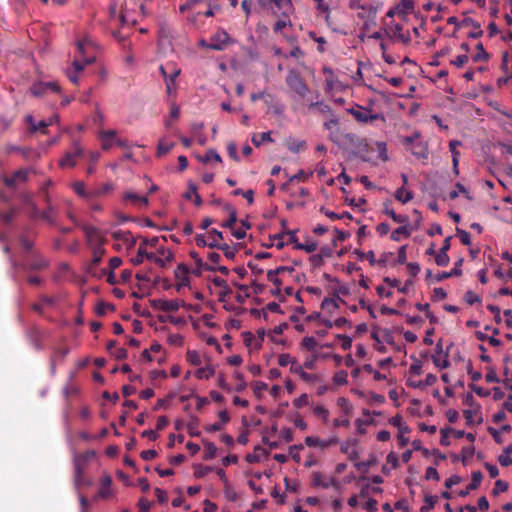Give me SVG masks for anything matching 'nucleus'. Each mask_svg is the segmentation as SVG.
<instances>
[{
	"label": "nucleus",
	"mask_w": 512,
	"mask_h": 512,
	"mask_svg": "<svg viewBox=\"0 0 512 512\" xmlns=\"http://www.w3.org/2000/svg\"><path fill=\"white\" fill-rule=\"evenodd\" d=\"M97 457L94 450H87L83 453L75 454L73 457L74 465V485L77 490L85 487H90L93 480L86 476V471L92 461Z\"/></svg>",
	"instance_id": "nucleus-1"
},
{
	"label": "nucleus",
	"mask_w": 512,
	"mask_h": 512,
	"mask_svg": "<svg viewBox=\"0 0 512 512\" xmlns=\"http://www.w3.org/2000/svg\"><path fill=\"white\" fill-rule=\"evenodd\" d=\"M174 255L171 250L160 247L156 251L147 250L146 245H140L137 251V255L130 259L135 265L143 263L146 259L149 263H155L161 268H165L169 263L173 261Z\"/></svg>",
	"instance_id": "nucleus-2"
},
{
	"label": "nucleus",
	"mask_w": 512,
	"mask_h": 512,
	"mask_svg": "<svg viewBox=\"0 0 512 512\" xmlns=\"http://www.w3.org/2000/svg\"><path fill=\"white\" fill-rule=\"evenodd\" d=\"M421 134L414 131L410 136L401 137V144L405 149L418 159H428V146L425 142L420 141Z\"/></svg>",
	"instance_id": "nucleus-3"
},
{
	"label": "nucleus",
	"mask_w": 512,
	"mask_h": 512,
	"mask_svg": "<svg viewBox=\"0 0 512 512\" xmlns=\"http://www.w3.org/2000/svg\"><path fill=\"white\" fill-rule=\"evenodd\" d=\"M286 83L295 93V96L298 98V100L307 98L309 94V88L296 70H290L288 72Z\"/></svg>",
	"instance_id": "nucleus-4"
},
{
	"label": "nucleus",
	"mask_w": 512,
	"mask_h": 512,
	"mask_svg": "<svg viewBox=\"0 0 512 512\" xmlns=\"http://www.w3.org/2000/svg\"><path fill=\"white\" fill-rule=\"evenodd\" d=\"M77 48L80 56L83 59V63L79 59H75L73 61V66L76 70V72H80L84 69V66L87 64H91L95 61L94 55H87V51L91 48H93V43L91 39L85 38L83 40H80L77 42Z\"/></svg>",
	"instance_id": "nucleus-5"
},
{
	"label": "nucleus",
	"mask_w": 512,
	"mask_h": 512,
	"mask_svg": "<svg viewBox=\"0 0 512 512\" xmlns=\"http://www.w3.org/2000/svg\"><path fill=\"white\" fill-rule=\"evenodd\" d=\"M232 42L233 40L225 30L218 29L211 35L207 48L215 51H223Z\"/></svg>",
	"instance_id": "nucleus-6"
},
{
	"label": "nucleus",
	"mask_w": 512,
	"mask_h": 512,
	"mask_svg": "<svg viewBox=\"0 0 512 512\" xmlns=\"http://www.w3.org/2000/svg\"><path fill=\"white\" fill-rule=\"evenodd\" d=\"M109 12H110L111 34L119 43L122 44L125 41V37L122 36L118 30H115L113 28V26L117 25L118 23H120L121 25L125 24V22H126L125 13L123 10H121L120 14L117 15V7L115 4L110 7Z\"/></svg>",
	"instance_id": "nucleus-7"
},
{
	"label": "nucleus",
	"mask_w": 512,
	"mask_h": 512,
	"mask_svg": "<svg viewBox=\"0 0 512 512\" xmlns=\"http://www.w3.org/2000/svg\"><path fill=\"white\" fill-rule=\"evenodd\" d=\"M82 230L86 236V240L90 248L102 247L105 243L104 236L96 227L91 225H83Z\"/></svg>",
	"instance_id": "nucleus-8"
},
{
	"label": "nucleus",
	"mask_w": 512,
	"mask_h": 512,
	"mask_svg": "<svg viewBox=\"0 0 512 512\" xmlns=\"http://www.w3.org/2000/svg\"><path fill=\"white\" fill-rule=\"evenodd\" d=\"M83 149L79 143L75 142L72 150L66 152L64 157L59 161V165L62 168L74 167L76 165V159L81 157Z\"/></svg>",
	"instance_id": "nucleus-9"
},
{
	"label": "nucleus",
	"mask_w": 512,
	"mask_h": 512,
	"mask_svg": "<svg viewBox=\"0 0 512 512\" xmlns=\"http://www.w3.org/2000/svg\"><path fill=\"white\" fill-rule=\"evenodd\" d=\"M347 111L358 122L365 123V124L373 122L379 118V114H372L371 110L365 109L361 106H357V108H350Z\"/></svg>",
	"instance_id": "nucleus-10"
},
{
	"label": "nucleus",
	"mask_w": 512,
	"mask_h": 512,
	"mask_svg": "<svg viewBox=\"0 0 512 512\" xmlns=\"http://www.w3.org/2000/svg\"><path fill=\"white\" fill-rule=\"evenodd\" d=\"M31 93L36 97L44 96L47 92H60V87L56 82H38L31 89Z\"/></svg>",
	"instance_id": "nucleus-11"
},
{
	"label": "nucleus",
	"mask_w": 512,
	"mask_h": 512,
	"mask_svg": "<svg viewBox=\"0 0 512 512\" xmlns=\"http://www.w3.org/2000/svg\"><path fill=\"white\" fill-rule=\"evenodd\" d=\"M29 173V169L17 170L12 174V176H5L3 178L4 184L9 188H16L18 183L27 181Z\"/></svg>",
	"instance_id": "nucleus-12"
},
{
	"label": "nucleus",
	"mask_w": 512,
	"mask_h": 512,
	"mask_svg": "<svg viewBox=\"0 0 512 512\" xmlns=\"http://www.w3.org/2000/svg\"><path fill=\"white\" fill-rule=\"evenodd\" d=\"M101 145L104 150H108L113 146H124V142L118 139L114 130H108L101 133Z\"/></svg>",
	"instance_id": "nucleus-13"
},
{
	"label": "nucleus",
	"mask_w": 512,
	"mask_h": 512,
	"mask_svg": "<svg viewBox=\"0 0 512 512\" xmlns=\"http://www.w3.org/2000/svg\"><path fill=\"white\" fill-rule=\"evenodd\" d=\"M47 267V262L38 255H32L21 264L23 270H42Z\"/></svg>",
	"instance_id": "nucleus-14"
},
{
	"label": "nucleus",
	"mask_w": 512,
	"mask_h": 512,
	"mask_svg": "<svg viewBox=\"0 0 512 512\" xmlns=\"http://www.w3.org/2000/svg\"><path fill=\"white\" fill-rule=\"evenodd\" d=\"M338 442L337 437H332L328 440H322L318 437L314 436H307L305 438V444L309 447H320V448H327L331 445H334Z\"/></svg>",
	"instance_id": "nucleus-15"
},
{
	"label": "nucleus",
	"mask_w": 512,
	"mask_h": 512,
	"mask_svg": "<svg viewBox=\"0 0 512 512\" xmlns=\"http://www.w3.org/2000/svg\"><path fill=\"white\" fill-rule=\"evenodd\" d=\"M463 262H464V259L460 258L457 262H455L454 268L452 270H450L449 272L443 271V272L438 273L434 277L435 281L440 282V281L450 278V277L461 276L462 275L461 266H462Z\"/></svg>",
	"instance_id": "nucleus-16"
},
{
	"label": "nucleus",
	"mask_w": 512,
	"mask_h": 512,
	"mask_svg": "<svg viewBox=\"0 0 512 512\" xmlns=\"http://www.w3.org/2000/svg\"><path fill=\"white\" fill-rule=\"evenodd\" d=\"M191 258L194 260L196 268L192 271V273L196 276H200L203 270L214 271L215 267L203 262L202 258L195 251L190 253Z\"/></svg>",
	"instance_id": "nucleus-17"
},
{
	"label": "nucleus",
	"mask_w": 512,
	"mask_h": 512,
	"mask_svg": "<svg viewBox=\"0 0 512 512\" xmlns=\"http://www.w3.org/2000/svg\"><path fill=\"white\" fill-rule=\"evenodd\" d=\"M272 7L276 10V12H280V15L283 18H289V13L292 10V2L291 0H271Z\"/></svg>",
	"instance_id": "nucleus-18"
},
{
	"label": "nucleus",
	"mask_w": 512,
	"mask_h": 512,
	"mask_svg": "<svg viewBox=\"0 0 512 512\" xmlns=\"http://www.w3.org/2000/svg\"><path fill=\"white\" fill-rule=\"evenodd\" d=\"M482 478L483 475L481 471H473L470 484H468L465 490L459 491L458 495L460 497H465L469 494L470 491L476 490L480 486Z\"/></svg>",
	"instance_id": "nucleus-19"
},
{
	"label": "nucleus",
	"mask_w": 512,
	"mask_h": 512,
	"mask_svg": "<svg viewBox=\"0 0 512 512\" xmlns=\"http://www.w3.org/2000/svg\"><path fill=\"white\" fill-rule=\"evenodd\" d=\"M91 250L93 253V259L88 267V272L93 276H97L96 268L102 260V257L105 253V249L102 246V247L91 248Z\"/></svg>",
	"instance_id": "nucleus-20"
},
{
	"label": "nucleus",
	"mask_w": 512,
	"mask_h": 512,
	"mask_svg": "<svg viewBox=\"0 0 512 512\" xmlns=\"http://www.w3.org/2000/svg\"><path fill=\"white\" fill-rule=\"evenodd\" d=\"M189 269L185 264H179L177 268L175 269V277L178 280V286L184 287L189 284V277H188Z\"/></svg>",
	"instance_id": "nucleus-21"
},
{
	"label": "nucleus",
	"mask_w": 512,
	"mask_h": 512,
	"mask_svg": "<svg viewBox=\"0 0 512 512\" xmlns=\"http://www.w3.org/2000/svg\"><path fill=\"white\" fill-rule=\"evenodd\" d=\"M155 305L164 312H175L179 309L180 303L178 300H163L159 299L155 301Z\"/></svg>",
	"instance_id": "nucleus-22"
},
{
	"label": "nucleus",
	"mask_w": 512,
	"mask_h": 512,
	"mask_svg": "<svg viewBox=\"0 0 512 512\" xmlns=\"http://www.w3.org/2000/svg\"><path fill=\"white\" fill-rule=\"evenodd\" d=\"M208 247L222 250L227 259L233 260L235 258L236 249L230 247L226 243L221 244V243H218L216 240H213V241H209Z\"/></svg>",
	"instance_id": "nucleus-23"
},
{
	"label": "nucleus",
	"mask_w": 512,
	"mask_h": 512,
	"mask_svg": "<svg viewBox=\"0 0 512 512\" xmlns=\"http://www.w3.org/2000/svg\"><path fill=\"white\" fill-rule=\"evenodd\" d=\"M312 484L314 486L328 488L330 486H337L338 483L334 478H330L329 480H324L323 475L320 472H314L312 475Z\"/></svg>",
	"instance_id": "nucleus-24"
},
{
	"label": "nucleus",
	"mask_w": 512,
	"mask_h": 512,
	"mask_svg": "<svg viewBox=\"0 0 512 512\" xmlns=\"http://www.w3.org/2000/svg\"><path fill=\"white\" fill-rule=\"evenodd\" d=\"M223 209L229 214V218L222 224V226L232 229L237 222V211L229 203H224Z\"/></svg>",
	"instance_id": "nucleus-25"
},
{
	"label": "nucleus",
	"mask_w": 512,
	"mask_h": 512,
	"mask_svg": "<svg viewBox=\"0 0 512 512\" xmlns=\"http://www.w3.org/2000/svg\"><path fill=\"white\" fill-rule=\"evenodd\" d=\"M100 489L98 491V497L107 498L110 495V486L112 484V478L108 474H104L100 479Z\"/></svg>",
	"instance_id": "nucleus-26"
},
{
	"label": "nucleus",
	"mask_w": 512,
	"mask_h": 512,
	"mask_svg": "<svg viewBox=\"0 0 512 512\" xmlns=\"http://www.w3.org/2000/svg\"><path fill=\"white\" fill-rule=\"evenodd\" d=\"M26 122L29 124L31 132L40 131L41 133L46 134L45 129L49 126V123L46 120H41L36 124L31 115L27 116Z\"/></svg>",
	"instance_id": "nucleus-27"
},
{
	"label": "nucleus",
	"mask_w": 512,
	"mask_h": 512,
	"mask_svg": "<svg viewBox=\"0 0 512 512\" xmlns=\"http://www.w3.org/2000/svg\"><path fill=\"white\" fill-rule=\"evenodd\" d=\"M412 233V229L408 225H402L392 231L390 238L393 241H400L401 237L408 238Z\"/></svg>",
	"instance_id": "nucleus-28"
},
{
	"label": "nucleus",
	"mask_w": 512,
	"mask_h": 512,
	"mask_svg": "<svg viewBox=\"0 0 512 512\" xmlns=\"http://www.w3.org/2000/svg\"><path fill=\"white\" fill-rule=\"evenodd\" d=\"M464 24L471 25L475 29L474 31L469 32V34H468L469 38L477 39V38L482 37L483 30L481 29V25L477 21H475L471 18H468V19L464 20Z\"/></svg>",
	"instance_id": "nucleus-29"
},
{
	"label": "nucleus",
	"mask_w": 512,
	"mask_h": 512,
	"mask_svg": "<svg viewBox=\"0 0 512 512\" xmlns=\"http://www.w3.org/2000/svg\"><path fill=\"white\" fill-rule=\"evenodd\" d=\"M477 53L472 57L474 62H487L490 59V54L486 52L481 42L476 45Z\"/></svg>",
	"instance_id": "nucleus-30"
},
{
	"label": "nucleus",
	"mask_w": 512,
	"mask_h": 512,
	"mask_svg": "<svg viewBox=\"0 0 512 512\" xmlns=\"http://www.w3.org/2000/svg\"><path fill=\"white\" fill-rule=\"evenodd\" d=\"M111 190H112V186L110 184H108V183L103 184V185H101L99 187L92 188V189H90L91 199L99 198L101 196H104L108 192H110Z\"/></svg>",
	"instance_id": "nucleus-31"
},
{
	"label": "nucleus",
	"mask_w": 512,
	"mask_h": 512,
	"mask_svg": "<svg viewBox=\"0 0 512 512\" xmlns=\"http://www.w3.org/2000/svg\"><path fill=\"white\" fill-rule=\"evenodd\" d=\"M307 109L308 111L318 110L320 113H329L331 111L330 106L320 100L311 101L308 104Z\"/></svg>",
	"instance_id": "nucleus-32"
},
{
	"label": "nucleus",
	"mask_w": 512,
	"mask_h": 512,
	"mask_svg": "<svg viewBox=\"0 0 512 512\" xmlns=\"http://www.w3.org/2000/svg\"><path fill=\"white\" fill-rule=\"evenodd\" d=\"M267 279L273 283V286H275L271 291L272 295L279 296L281 293L282 281L277 277V275H275V273L269 271L267 272Z\"/></svg>",
	"instance_id": "nucleus-33"
},
{
	"label": "nucleus",
	"mask_w": 512,
	"mask_h": 512,
	"mask_svg": "<svg viewBox=\"0 0 512 512\" xmlns=\"http://www.w3.org/2000/svg\"><path fill=\"white\" fill-rule=\"evenodd\" d=\"M394 197L397 201L405 204L413 199V193L411 191L404 192V188L400 187L395 191Z\"/></svg>",
	"instance_id": "nucleus-34"
},
{
	"label": "nucleus",
	"mask_w": 512,
	"mask_h": 512,
	"mask_svg": "<svg viewBox=\"0 0 512 512\" xmlns=\"http://www.w3.org/2000/svg\"><path fill=\"white\" fill-rule=\"evenodd\" d=\"M262 454L266 455V454H268V452L264 448H262L261 446H256L254 448V452L252 454H248L246 456V461L249 462V463L260 462Z\"/></svg>",
	"instance_id": "nucleus-35"
},
{
	"label": "nucleus",
	"mask_w": 512,
	"mask_h": 512,
	"mask_svg": "<svg viewBox=\"0 0 512 512\" xmlns=\"http://www.w3.org/2000/svg\"><path fill=\"white\" fill-rule=\"evenodd\" d=\"M174 145L175 144L173 142H167L165 140H160L158 143V146H157V156L162 157V156L166 155L173 149Z\"/></svg>",
	"instance_id": "nucleus-36"
},
{
	"label": "nucleus",
	"mask_w": 512,
	"mask_h": 512,
	"mask_svg": "<svg viewBox=\"0 0 512 512\" xmlns=\"http://www.w3.org/2000/svg\"><path fill=\"white\" fill-rule=\"evenodd\" d=\"M214 373L215 369L212 366L207 365L205 367L197 369V371L195 372V376L198 379H209L211 376L214 375Z\"/></svg>",
	"instance_id": "nucleus-37"
},
{
	"label": "nucleus",
	"mask_w": 512,
	"mask_h": 512,
	"mask_svg": "<svg viewBox=\"0 0 512 512\" xmlns=\"http://www.w3.org/2000/svg\"><path fill=\"white\" fill-rule=\"evenodd\" d=\"M377 463V459L375 456H371L367 461H361L355 463V467L362 473H367L371 466H374Z\"/></svg>",
	"instance_id": "nucleus-38"
},
{
	"label": "nucleus",
	"mask_w": 512,
	"mask_h": 512,
	"mask_svg": "<svg viewBox=\"0 0 512 512\" xmlns=\"http://www.w3.org/2000/svg\"><path fill=\"white\" fill-rule=\"evenodd\" d=\"M437 501H438L437 496L426 495L424 498L425 504L420 508V512H429L430 510H432L434 508Z\"/></svg>",
	"instance_id": "nucleus-39"
},
{
	"label": "nucleus",
	"mask_w": 512,
	"mask_h": 512,
	"mask_svg": "<svg viewBox=\"0 0 512 512\" xmlns=\"http://www.w3.org/2000/svg\"><path fill=\"white\" fill-rule=\"evenodd\" d=\"M217 447L212 442H206L204 444V459L210 460L216 456Z\"/></svg>",
	"instance_id": "nucleus-40"
},
{
	"label": "nucleus",
	"mask_w": 512,
	"mask_h": 512,
	"mask_svg": "<svg viewBox=\"0 0 512 512\" xmlns=\"http://www.w3.org/2000/svg\"><path fill=\"white\" fill-rule=\"evenodd\" d=\"M271 132H262L259 135H254L252 142L255 146H260L263 142H272Z\"/></svg>",
	"instance_id": "nucleus-41"
},
{
	"label": "nucleus",
	"mask_w": 512,
	"mask_h": 512,
	"mask_svg": "<svg viewBox=\"0 0 512 512\" xmlns=\"http://www.w3.org/2000/svg\"><path fill=\"white\" fill-rule=\"evenodd\" d=\"M354 254L357 255V258L361 261L364 259H367L369 261L370 265H374L376 263L375 255H374L373 251H368L367 253H365L361 250L356 249L354 251Z\"/></svg>",
	"instance_id": "nucleus-42"
},
{
	"label": "nucleus",
	"mask_w": 512,
	"mask_h": 512,
	"mask_svg": "<svg viewBox=\"0 0 512 512\" xmlns=\"http://www.w3.org/2000/svg\"><path fill=\"white\" fill-rule=\"evenodd\" d=\"M73 189H74L75 193L78 194L80 197L91 200L90 190L86 191L85 185L83 182H76L73 185Z\"/></svg>",
	"instance_id": "nucleus-43"
},
{
	"label": "nucleus",
	"mask_w": 512,
	"mask_h": 512,
	"mask_svg": "<svg viewBox=\"0 0 512 512\" xmlns=\"http://www.w3.org/2000/svg\"><path fill=\"white\" fill-rule=\"evenodd\" d=\"M68 353H69V349L68 348H58L55 351L54 356H53V358L51 360V371H52L53 374L55 373V361H56V358L59 357L60 359H64Z\"/></svg>",
	"instance_id": "nucleus-44"
},
{
	"label": "nucleus",
	"mask_w": 512,
	"mask_h": 512,
	"mask_svg": "<svg viewBox=\"0 0 512 512\" xmlns=\"http://www.w3.org/2000/svg\"><path fill=\"white\" fill-rule=\"evenodd\" d=\"M435 262L438 266L445 267L449 264L450 258L446 252L439 250L435 256Z\"/></svg>",
	"instance_id": "nucleus-45"
},
{
	"label": "nucleus",
	"mask_w": 512,
	"mask_h": 512,
	"mask_svg": "<svg viewBox=\"0 0 512 512\" xmlns=\"http://www.w3.org/2000/svg\"><path fill=\"white\" fill-rule=\"evenodd\" d=\"M186 358L187 361L194 366H198L201 364V357L199 353L195 350H189L186 354Z\"/></svg>",
	"instance_id": "nucleus-46"
},
{
	"label": "nucleus",
	"mask_w": 512,
	"mask_h": 512,
	"mask_svg": "<svg viewBox=\"0 0 512 512\" xmlns=\"http://www.w3.org/2000/svg\"><path fill=\"white\" fill-rule=\"evenodd\" d=\"M508 483L503 481V480H496L495 482V486L492 490V494L494 496L500 494V493H503V492H506L508 490Z\"/></svg>",
	"instance_id": "nucleus-47"
},
{
	"label": "nucleus",
	"mask_w": 512,
	"mask_h": 512,
	"mask_svg": "<svg viewBox=\"0 0 512 512\" xmlns=\"http://www.w3.org/2000/svg\"><path fill=\"white\" fill-rule=\"evenodd\" d=\"M301 346L308 351H314L317 347V341L314 337H304L302 339Z\"/></svg>",
	"instance_id": "nucleus-48"
},
{
	"label": "nucleus",
	"mask_w": 512,
	"mask_h": 512,
	"mask_svg": "<svg viewBox=\"0 0 512 512\" xmlns=\"http://www.w3.org/2000/svg\"><path fill=\"white\" fill-rule=\"evenodd\" d=\"M455 187L456 190H453L449 193V198L451 200L456 199L459 196V193L464 194L468 198V191L461 183H456Z\"/></svg>",
	"instance_id": "nucleus-49"
},
{
	"label": "nucleus",
	"mask_w": 512,
	"mask_h": 512,
	"mask_svg": "<svg viewBox=\"0 0 512 512\" xmlns=\"http://www.w3.org/2000/svg\"><path fill=\"white\" fill-rule=\"evenodd\" d=\"M41 218L53 224L55 221L54 208L51 205H49L48 208L41 213Z\"/></svg>",
	"instance_id": "nucleus-50"
},
{
	"label": "nucleus",
	"mask_w": 512,
	"mask_h": 512,
	"mask_svg": "<svg viewBox=\"0 0 512 512\" xmlns=\"http://www.w3.org/2000/svg\"><path fill=\"white\" fill-rule=\"evenodd\" d=\"M413 363L409 368L410 374L419 376L422 373V362L414 357H412Z\"/></svg>",
	"instance_id": "nucleus-51"
},
{
	"label": "nucleus",
	"mask_w": 512,
	"mask_h": 512,
	"mask_svg": "<svg viewBox=\"0 0 512 512\" xmlns=\"http://www.w3.org/2000/svg\"><path fill=\"white\" fill-rule=\"evenodd\" d=\"M295 248L298 250H304L307 253H312L317 249V243L316 242H310V243H296Z\"/></svg>",
	"instance_id": "nucleus-52"
},
{
	"label": "nucleus",
	"mask_w": 512,
	"mask_h": 512,
	"mask_svg": "<svg viewBox=\"0 0 512 512\" xmlns=\"http://www.w3.org/2000/svg\"><path fill=\"white\" fill-rule=\"evenodd\" d=\"M304 146H305L304 141L290 140L287 143V148L293 153L299 152Z\"/></svg>",
	"instance_id": "nucleus-53"
},
{
	"label": "nucleus",
	"mask_w": 512,
	"mask_h": 512,
	"mask_svg": "<svg viewBox=\"0 0 512 512\" xmlns=\"http://www.w3.org/2000/svg\"><path fill=\"white\" fill-rule=\"evenodd\" d=\"M474 451H475V449H474V446H472V445L465 446L462 448V450H461L462 459L461 460L464 465L466 464L467 460L473 456Z\"/></svg>",
	"instance_id": "nucleus-54"
},
{
	"label": "nucleus",
	"mask_w": 512,
	"mask_h": 512,
	"mask_svg": "<svg viewBox=\"0 0 512 512\" xmlns=\"http://www.w3.org/2000/svg\"><path fill=\"white\" fill-rule=\"evenodd\" d=\"M278 364L282 367H285L288 364H292V366H294L295 360L289 354L283 353L278 357Z\"/></svg>",
	"instance_id": "nucleus-55"
},
{
	"label": "nucleus",
	"mask_w": 512,
	"mask_h": 512,
	"mask_svg": "<svg viewBox=\"0 0 512 512\" xmlns=\"http://www.w3.org/2000/svg\"><path fill=\"white\" fill-rule=\"evenodd\" d=\"M487 309L493 313V316H494V321L497 323V324H500L502 322V318H501V311H500V308L496 305H493V304H488L487 305Z\"/></svg>",
	"instance_id": "nucleus-56"
},
{
	"label": "nucleus",
	"mask_w": 512,
	"mask_h": 512,
	"mask_svg": "<svg viewBox=\"0 0 512 512\" xmlns=\"http://www.w3.org/2000/svg\"><path fill=\"white\" fill-rule=\"evenodd\" d=\"M336 338L341 341V347L343 350H349L352 346V339L349 336L337 334Z\"/></svg>",
	"instance_id": "nucleus-57"
},
{
	"label": "nucleus",
	"mask_w": 512,
	"mask_h": 512,
	"mask_svg": "<svg viewBox=\"0 0 512 512\" xmlns=\"http://www.w3.org/2000/svg\"><path fill=\"white\" fill-rule=\"evenodd\" d=\"M464 299L465 301L469 304V305H473L475 303H478V302H481V299L478 295H476L473 291L469 290L465 293V296H464Z\"/></svg>",
	"instance_id": "nucleus-58"
},
{
	"label": "nucleus",
	"mask_w": 512,
	"mask_h": 512,
	"mask_svg": "<svg viewBox=\"0 0 512 512\" xmlns=\"http://www.w3.org/2000/svg\"><path fill=\"white\" fill-rule=\"evenodd\" d=\"M333 381L338 385H344L347 383V372L346 371H339L335 373L333 377Z\"/></svg>",
	"instance_id": "nucleus-59"
},
{
	"label": "nucleus",
	"mask_w": 512,
	"mask_h": 512,
	"mask_svg": "<svg viewBox=\"0 0 512 512\" xmlns=\"http://www.w3.org/2000/svg\"><path fill=\"white\" fill-rule=\"evenodd\" d=\"M393 37L400 39L402 42L407 43L409 41L408 37H405L402 34V26L400 24H395L393 28Z\"/></svg>",
	"instance_id": "nucleus-60"
},
{
	"label": "nucleus",
	"mask_w": 512,
	"mask_h": 512,
	"mask_svg": "<svg viewBox=\"0 0 512 512\" xmlns=\"http://www.w3.org/2000/svg\"><path fill=\"white\" fill-rule=\"evenodd\" d=\"M129 198H130V203H139L140 206H145L148 203V199L146 196H138L131 192H130Z\"/></svg>",
	"instance_id": "nucleus-61"
},
{
	"label": "nucleus",
	"mask_w": 512,
	"mask_h": 512,
	"mask_svg": "<svg viewBox=\"0 0 512 512\" xmlns=\"http://www.w3.org/2000/svg\"><path fill=\"white\" fill-rule=\"evenodd\" d=\"M447 297V293L445 290L441 287H437L433 289V295L432 300L438 301V300H444Z\"/></svg>",
	"instance_id": "nucleus-62"
},
{
	"label": "nucleus",
	"mask_w": 512,
	"mask_h": 512,
	"mask_svg": "<svg viewBox=\"0 0 512 512\" xmlns=\"http://www.w3.org/2000/svg\"><path fill=\"white\" fill-rule=\"evenodd\" d=\"M457 236L460 238V241L463 245H470V234L462 229L457 228Z\"/></svg>",
	"instance_id": "nucleus-63"
},
{
	"label": "nucleus",
	"mask_w": 512,
	"mask_h": 512,
	"mask_svg": "<svg viewBox=\"0 0 512 512\" xmlns=\"http://www.w3.org/2000/svg\"><path fill=\"white\" fill-rule=\"evenodd\" d=\"M468 61H469V57L467 56V54H463V55L457 56L455 60H452L451 64L455 65L458 68H461L465 64H467Z\"/></svg>",
	"instance_id": "nucleus-64"
}]
</instances>
